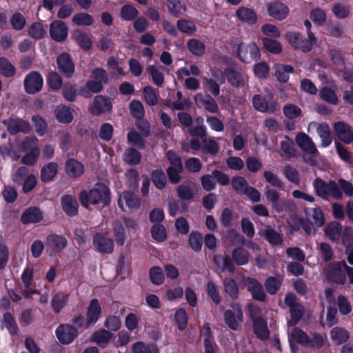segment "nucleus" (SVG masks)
I'll return each mask as SVG.
<instances>
[{
	"instance_id": "obj_1",
	"label": "nucleus",
	"mask_w": 353,
	"mask_h": 353,
	"mask_svg": "<svg viewBox=\"0 0 353 353\" xmlns=\"http://www.w3.org/2000/svg\"><path fill=\"white\" fill-rule=\"evenodd\" d=\"M81 205L85 209L92 205L105 208L111 203V192L110 188L103 183L97 182L90 190H83L79 194Z\"/></svg>"
},
{
	"instance_id": "obj_2",
	"label": "nucleus",
	"mask_w": 353,
	"mask_h": 353,
	"mask_svg": "<svg viewBox=\"0 0 353 353\" xmlns=\"http://www.w3.org/2000/svg\"><path fill=\"white\" fill-rule=\"evenodd\" d=\"M254 108L262 113L274 114L279 109V105L274 94L269 91L266 97L256 94L252 99Z\"/></svg>"
},
{
	"instance_id": "obj_3",
	"label": "nucleus",
	"mask_w": 353,
	"mask_h": 353,
	"mask_svg": "<svg viewBox=\"0 0 353 353\" xmlns=\"http://www.w3.org/2000/svg\"><path fill=\"white\" fill-rule=\"evenodd\" d=\"M284 302L290 309V319L288 321V327L296 326L303 318L305 313V307L297 302L296 295L294 292H288L285 295Z\"/></svg>"
},
{
	"instance_id": "obj_4",
	"label": "nucleus",
	"mask_w": 353,
	"mask_h": 353,
	"mask_svg": "<svg viewBox=\"0 0 353 353\" xmlns=\"http://www.w3.org/2000/svg\"><path fill=\"white\" fill-rule=\"evenodd\" d=\"M239 59L244 63H250L261 59V53L257 44L251 41L249 43L241 42L236 49Z\"/></svg>"
},
{
	"instance_id": "obj_5",
	"label": "nucleus",
	"mask_w": 353,
	"mask_h": 353,
	"mask_svg": "<svg viewBox=\"0 0 353 353\" xmlns=\"http://www.w3.org/2000/svg\"><path fill=\"white\" fill-rule=\"evenodd\" d=\"M232 310H226L223 313V320L225 325L232 330L238 331L241 328L243 321V312L240 304L232 303Z\"/></svg>"
},
{
	"instance_id": "obj_6",
	"label": "nucleus",
	"mask_w": 353,
	"mask_h": 353,
	"mask_svg": "<svg viewBox=\"0 0 353 353\" xmlns=\"http://www.w3.org/2000/svg\"><path fill=\"white\" fill-rule=\"evenodd\" d=\"M59 73L66 79L72 78L75 73V63L71 54L67 52L60 53L56 58Z\"/></svg>"
},
{
	"instance_id": "obj_7",
	"label": "nucleus",
	"mask_w": 353,
	"mask_h": 353,
	"mask_svg": "<svg viewBox=\"0 0 353 353\" xmlns=\"http://www.w3.org/2000/svg\"><path fill=\"white\" fill-rule=\"evenodd\" d=\"M343 261L330 263L325 270V276L329 282L343 285L346 281V274Z\"/></svg>"
},
{
	"instance_id": "obj_8",
	"label": "nucleus",
	"mask_w": 353,
	"mask_h": 353,
	"mask_svg": "<svg viewBox=\"0 0 353 353\" xmlns=\"http://www.w3.org/2000/svg\"><path fill=\"white\" fill-rule=\"evenodd\" d=\"M2 123L11 135H16L19 132L27 134L31 131L29 122L19 117H10L8 119H3Z\"/></svg>"
},
{
	"instance_id": "obj_9",
	"label": "nucleus",
	"mask_w": 353,
	"mask_h": 353,
	"mask_svg": "<svg viewBox=\"0 0 353 353\" xmlns=\"http://www.w3.org/2000/svg\"><path fill=\"white\" fill-rule=\"evenodd\" d=\"M28 170L26 167H20L17 172L14 181L18 184L23 183L22 190L24 193L32 191L37 185V179L34 175L28 174Z\"/></svg>"
},
{
	"instance_id": "obj_10",
	"label": "nucleus",
	"mask_w": 353,
	"mask_h": 353,
	"mask_svg": "<svg viewBox=\"0 0 353 353\" xmlns=\"http://www.w3.org/2000/svg\"><path fill=\"white\" fill-rule=\"evenodd\" d=\"M43 80L41 74L37 71L28 74L24 79V88L26 93L34 94L42 90Z\"/></svg>"
},
{
	"instance_id": "obj_11",
	"label": "nucleus",
	"mask_w": 353,
	"mask_h": 353,
	"mask_svg": "<svg viewBox=\"0 0 353 353\" xmlns=\"http://www.w3.org/2000/svg\"><path fill=\"white\" fill-rule=\"evenodd\" d=\"M55 332L59 341L63 345L72 343L79 334L77 328L69 324H61Z\"/></svg>"
},
{
	"instance_id": "obj_12",
	"label": "nucleus",
	"mask_w": 353,
	"mask_h": 353,
	"mask_svg": "<svg viewBox=\"0 0 353 353\" xmlns=\"http://www.w3.org/2000/svg\"><path fill=\"white\" fill-rule=\"evenodd\" d=\"M92 243L95 250L99 252L111 254L114 251V240L101 232H97L93 234Z\"/></svg>"
},
{
	"instance_id": "obj_13",
	"label": "nucleus",
	"mask_w": 353,
	"mask_h": 353,
	"mask_svg": "<svg viewBox=\"0 0 353 353\" xmlns=\"http://www.w3.org/2000/svg\"><path fill=\"white\" fill-rule=\"evenodd\" d=\"M68 31L69 28L63 21L55 20L50 25V36L56 42L62 43L65 41L68 38Z\"/></svg>"
},
{
	"instance_id": "obj_14",
	"label": "nucleus",
	"mask_w": 353,
	"mask_h": 353,
	"mask_svg": "<svg viewBox=\"0 0 353 353\" xmlns=\"http://www.w3.org/2000/svg\"><path fill=\"white\" fill-rule=\"evenodd\" d=\"M285 39L296 50H301L303 52L311 51L310 42L298 32H288L285 34Z\"/></svg>"
},
{
	"instance_id": "obj_15",
	"label": "nucleus",
	"mask_w": 353,
	"mask_h": 353,
	"mask_svg": "<svg viewBox=\"0 0 353 353\" xmlns=\"http://www.w3.org/2000/svg\"><path fill=\"white\" fill-rule=\"evenodd\" d=\"M101 313L102 308L99 299H92L87 309L85 328L94 325L98 321Z\"/></svg>"
},
{
	"instance_id": "obj_16",
	"label": "nucleus",
	"mask_w": 353,
	"mask_h": 353,
	"mask_svg": "<svg viewBox=\"0 0 353 353\" xmlns=\"http://www.w3.org/2000/svg\"><path fill=\"white\" fill-rule=\"evenodd\" d=\"M112 109L110 99L103 95H97L93 99V106L90 108V112L94 116H100L103 113L109 112Z\"/></svg>"
},
{
	"instance_id": "obj_17",
	"label": "nucleus",
	"mask_w": 353,
	"mask_h": 353,
	"mask_svg": "<svg viewBox=\"0 0 353 353\" xmlns=\"http://www.w3.org/2000/svg\"><path fill=\"white\" fill-rule=\"evenodd\" d=\"M267 12L270 17L281 21L287 18L290 9L286 4L275 1L267 5Z\"/></svg>"
},
{
	"instance_id": "obj_18",
	"label": "nucleus",
	"mask_w": 353,
	"mask_h": 353,
	"mask_svg": "<svg viewBox=\"0 0 353 353\" xmlns=\"http://www.w3.org/2000/svg\"><path fill=\"white\" fill-rule=\"evenodd\" d=\"M44 218L43 212L37 206L27 208L22 213L20 221L23 225L40 223Z\"/></svg>"
},
{
	"instance_id": "obj_19",
	"label": "nucleus",
	"mask_w": 353,
	"mask_h": 353,
	"mask_svg": "<svg viewBox=\"0 0 353 353\" xmlns=\"http://www.w3.org/2000/svg\"><path fill=\"white\" fill-rule=\"evenodd\" d=\"M68 245V240L63 236L51 234L47 236L46 245L47 250L51 251L50 255L57 254L64 250Z\"/></svg>"
},
{
	"instance_id": "obj_20",
	"label": "nucleus",
	"mask_w": 353,
	"mask_h": 353,
	"mask_svg": "<svg viewBox=\"0 0 353 353\" xmlns=\"http://www.w3.org/2000/svg\"><path fill=\"white\" fill-rule=\"evenodd\" d=\"M245 285L248 291L251 293L253 299L260 302H263L266 300L267 295L264 292L263 285L257 279L248 277L245 280Z\"/></svg>"
},
{
	"instance_id": "obj_21",
	"label": "nucleus",
	"mask_w": 353,
	"mask_h": 353,
	"mask_svg": "<svg viewBox=\"0 0 353 353\" xmlns=\"http://www.w3.org/2000/svg\"><path fill=\"white\" fill-rule=\"evenodd\" d=\"M61 206L65 214L74 217L79 213V203L77 198L72 194H63L61 198Z\"/></svg>"
},
{
	"instance_id": "obj_22",
	"label": "nucleus",
	"mask_w": 353,
	"mask_h": 353,
	"mask_svg": "<svg viewBox=\"0 0 353 353\" xmlns=\"http://www.w3.org/2000/svg\"><path fill=\"white\" fill-rule=\"evenodd\" d=\"M334 130L338 138L344 143L353 142V130L349 124L343 121H338L334 124Z\"/></svg>"
},
{
	"instance_id": "obj_23",
	"label": "nucleus",
	"mask_w": 353,
	"mask_h": 353,
	"mask_svg": "<svg viewBox=\"0 0 353 353\" xmlns=\"http://www.w3.org/2000/svg\"><path fill=\"white\" fill-rule=\"evenodd\" d=\"M125 201L126 207L129 210H135L139 208L141 199L132 191H124L118 200V205L123 210V201Z\"/></svg>"
},
{
	"instance_id": "obj_24",
	"label": "nucleus",
	"mask_w": 353,
	"mask_h": 353,
	"mask_svg": "<svg viewBox=\"0 0 353 353\" xmlns=\"http://www.w3.org/2000/svg\"><path fill=\"white\" fill-rule=\"evenodd\" d=\"M236 17L242 23L253 26L257 22V14L252 8L241 6L236 10Z\"/></svg>"
},
{
	"instance_id": "obj_25",
	"label": "nucleus",
	"mask_w": 353,
	"mask_h": 353,
	"mask_svg": "<svg viewBox=\"0 0 353 353\" xmlns=\"http://www.w3.org/2000/svg\"><path fill=\"white\" fill-rule=\"evenodd\" d=\"M252 323L253 333L258 339L264 341L270 337V330L264 318L256 319Z\"/></svg>"
},
{
	"instance_id": "obj_26",
	"label": "nucleus",
	"mask_w": 353,
	"mask_h": 353,
	"mask_svg": "<svg viewBox=\"0 0 353 353\" xmlns=\"http://www.w3.org/2000/svg\"><path fill=\"white\" fill-rule=\"evenodd\" d=\"M296 142L303 151L310 154H315L318 152V150L312 139L304 132L299 133L296 135Z\"/></svg>"
},
{
	"instance_id": "obj_27",
	"label": "nucleus",
	"mask_w": 353,
	"mask_h": 353,
	"mask_svg": "<svg viewBox=\"0 0 353 353\" xmlns=\"http://www.w3.org/2000/svg\"><path fill=\"white\" fill-rule=\"evenodd\" d=\"M73 110L65 105H58L54 110V116L57 121L63 124H69L74 119Z\"/></svg>"
},
{
	"instance_id": "obj_28",
	"label": "nucleus",
	"mask_w": 353,
	"mask_h": 353,
	"mask_svg": "<svg viewBox=\"0 0 353 353\" xmlns=\"http://www.w3.org/2000/svg\"><path fill=\"white\" fill-rule=\"evenodd\" d=\"M194 100L198 106L203 105L205 110L211 113H217L219 112V106L216 101L210 95H206L205 97L201 94H196L194 96Z\"/></svg>"
},
{
	"instance_id": "obj_29",
	"label": "nucleus",
	"mask_w": 353,
	"mask_h": 353,
	"mask_svg": "<svg viewBox=\"0 0 353 353\" xmlns=\"http://www.w3.org/2000/svg\"><path fill=\"white\" fill-rule=\"evenodd\" d=\"M264 195L266 201L271 203L272 208L277 212H280L283 210V205L282 201H280V194L274 189L266 187L264 191Z\"/></svg>"
},
{
	"instance_id": "obj_30",
	"label": "nucleus",
	"mask_w": 353,
	"mask_h": 353,
	"mask_svg": "<svg viewBox=\"0 0 353 353\" xmlns=\"http://www.w3.org/2000/svg\"><path fill=\"white\" fill-rule=\"evenodd\" d=\"M65 172L68 176L77 178L81 176L84 172V165L77 160L71 158L65 163Z\"/></svg>"
},
{
	"instance_id": "obj_31",
	"label": "nucleus",
	"mask_w": 353,
	"mask_h": 353,
	"mask_svg": "<svg viewBox=\"0 0 353 353\" xmlns=\"http://www.w3.org/2000/svg\"><path fill=\"white\" fill-rule=\"evenodd\" d=\"M58 164L56 162L45 164L41 170V181L45 183L52 181L58 172Z\"/></svg>"
},
{
	"instance_id": "obj_32",
	"label": "nucleus",
	"mask_w": 353,
	"mask_h": 353,
	"mask_svg": "<svg viewBox=\"0 0 353 353\" xmlns=\"http://www.w3.org/2000/svg\"><path fill=\"white\" fill-rule=\"evenodd\" d=\"M169 13L174 17H179L187 11L185 4L180 0H165Z\"/></svg>"
},
{
	"instance_id": "obj_33",
	"label": "nucleus",
	"mask_w": 353,
	"mask_h": 353,
	"mask_svg": "<svg viewBox=\"0 0 353 353\" xmlns=\"http://www.w3.org/2000/svg\"><path fill=\"white\" fill-rule=\"evenodd\" d=\"M225 80L231 85L240 88L243 85V79L241 74L238 72L234 68H225Z\"/></svg>"
},
{
	"instance_id": "obj_34",
	"label": "nucleus",
	"mask_w": 353,
	"mask_h": 353,
	"mask_svg": "<svg viewBox=\"0 0 353 353\" xmlns=\"http://www.w3.org/2000/svg\"><path fill=\"white\" fill-rule=\"evenodd\" d=\"M326 236L332 241H336L341 239L342 225L338 221H332L327 224L324 229Z\"/></svg>"
},
{
	"instance_id": "obj_35",
	"label": "nucleus",
	"mask_w": 353,
	"mask_h": 353,
	"mask_svg": "<svg viewBox=\"0 0 353 353\" xmlns=\"http://www.w3.org/2000/svg\"><path fill=\"white\" fill-rule=\"evenodd\" d=\"M69 300V294L62 292H57L52 298L51 305L55 314H59L67 305Z\"/></svg>"
},
{
	"instance_id": "obj_36",
	"label": "nucleus",
	"mask_w": 353,
	"mask_h": 353,
	"mask_svg": "<svg viewBox=\"0 0 353 353\" xmlns=\"http://www.w3.org/2000/svg\"><path fill=\"white\" fill-rule=\"evenodd\" d=\"M289 339L297 344L307 347L310 343V338L307 334L301 329L295 327L289 335Z\"/></svg>"
},
{
	"instance_id": "obj_37",
	"label": "nucleus",
	"mask_w": 353,
	"mask_h": 353,
	"mask_svg": "<svg viewBox=\"0 0 353 353\" xmlns=\"http://www.w3.org/2000/svg\"><path fill=\"white\" fill-rule=\"evenodd\" d=\"M72 37L83 50L88 51L91 49L92 41L88 34L80 30H76L72 34Z\"/></svg>"
},
{
	"instance_id": "obj_38",
	"label": "nucleus",
	"mask_w": 353,
	"mask_h": 353,
	"mask_svg": "<svg viewBox=\"0 0 353 353\" xmlns=\"http://www.w3.org/2000/svg\"><path fill=\"white\" fill-rule=\"evenodd\" d=\"M316 132L321 138V145L322 147L327 148L332 143L333 139L329 125L327 123H323L319 124L317 127Z\"/></svg>"
},
{
	"instance_id": "obj_39",
	"label": "nucleus",
	"mask_w": 353,
	"mask_h": 353,
	"mask_svg": "<svg viewBox=\"0 0 353 353\" xmlns=\"http://www.w3.org/2000/svg\"><path fill=\"white\" fill-rule=\"evenodd\" d=\"M154 185L159 190H163L167 185V176L161 169L154 170L150 174Z\"/></svg>"
},
{
	"instance_id": "obj_40",
	"label": "nucleus",
	"mask_w": 353,
	"mask_h": 353,
	"mask_svg": "<svg viewBox=\"0 0 353 353\" xmlns=\"http://www.w3.org/2000/svg\"><path fill=\"white\" fill-rule=\"evenodd\" d=\"M294 72V68L288 64H279L275 68L274 74L278 81L286 83L289 80V74Z\"/></svg>"
},
{
	"instance_id": "obj_41",
	"label": "nucleus",
	"mask_w": 353,
	"mask_h": 353,
	"mask_svg": "<svg viewBox=\"0 0 353 353\" xmlns=\"http://www.w3.org/2000/svg\"><path fill=\"white\" fill-rule=\"evenodd\" d=\"M232 258L237 265H245L249 262L250 253L245 248L238 247L232 250Z\"/></svg>"
},
{
	"instance_id": "obj_42",
	"label": "nucleus",
	"mask_w": 353,
	"mask_h": 353,
	"mask_svg": "<svg viewBox=\"0 0 353 353\" xmlns=\"http://www.w3.org/2000/svg\"><path fill=\"white\" fill-rule=\"evenodd\" d=\"M261 42L264 50L273 54H279L283 50L281 43L274 38L263 37Z\"/></svg>"
},
{
	"instance_id": "obj_43",
	"label": "nucleus",
	"mask_w": 353,
	"mask_h": 353,
	"mask_svg": "<svg viewBox=\"0 0 353 353\" xmlns=\"http://www.w3.org/2000/svg\"><path fill=\"white\" fill-rule=\"evenodd\" d=\"M261 236L272 245H279L283 242L281 234L272 228H266L261 231Z\"/></svg>"
},
{
	"instance_id": "obj_44",
	"label": "nucleus",
	"mask_w": 353,
	"mask_h": 353,
	"mask_svg": "<svg viewBox=\"0 0 353 353\" xmlns=\"http://www.w3.org/2000/svg\"><path fill=\"white\" fill-rule=\"evenodd\" d=\"M330 181L327 183L323 179L317 178L314 181V188L316 194L323 199H327L330 195Z\"/></svg>"
},
{
	"instance_id": "obj_45",
	"label": "nucleus",
	"mask_w": 353,
	"mask_h": 353,
	"mask_svg": "<svg viewBox=\"0 0 353 353\" xmlns=\"http://www.w3.org/2000/svg\"><path fill=\"white\" fill-rule=\"evenodd\" d=\"M282 279L279 277L270 276L264 283L265 288L267 292L270 295L276 294L282 285Z\"/></svg>"
},
{
	"instance_id": "obj_46",
	"label": "nucleus",
	"mask_w": 353,
	"mask_h": 353,
	"mask_svg": "<svg viewBox=\"0 0 353 353\" xmlns=\"http://www.w3.org/2000/svg\"><path fill=\"white\" fill-rule=\"evenodd\" d=\"M188 50L196 57H202L205 52V45L196 39H191L187 42Z\"/></svg>"
},
{
	"instance_id": "obj_47",
	"label": "nucleus",
	"mask_w": 353,
	"mask_h": 353,
	"mask_svg": "<svg viewBox=\"0 0 353 353\" xmlns=\"http://www.w3.org/2000/svg\"><path fill=\"white\" fill-rule=\"evenodd\" d=\"M231 185L235 192L240 195H244L249 187L247 180L241 176H233L231 179Z\"/></svg>"
},
{
	"instance_id": "obj_48",
	"label": "nucleus",
	"mask_w": 353,
	"mask_h": 353,
	"mask_svg": "<svg viewBox=\"0 0 353 353\" xmlns=\"http://www.w3.org/2000/svg\"><path fill=\"white\" fill-rule=\"evenodd\" d=\"M0 74L6 78L13 77L16 74V68L6 57H0Z\"/></svg>"
},
{
	"instance_id": "obj_49",
	"label": "nucleus",
	"mask_w": 353,
	"mask_h": 353,
	"mask_svg": "<svg viewBox=\"0 0 353 353\" xmlns=\"http://www.w3.org/2000/svg\"><path fill=\"white\" fill-rule=\"evenodd\" d=\"M28 35L35 40L43 39L46 34L44 25L40 22H34L28 28Z\"/></svg>"
},
{
	"instance_id": "obj_50",
	"label": "nucleus",
	"mask_w": 353,
	"mask_h": 353,
	"mask_svg": "<svg viewBox=\"0 0 353 353\" xmlns=\"http://www.w3.org/2000/svg\"><path fill=\"white\" fill-rule=\"evenodd\" d=\"M31 120L35 132L39 137H42L47 133L48 124L43 117L39 114H35L32 117Z\"/></svg>"
},
{
	"instance_id": "obj_51",
	"label": "nucleus",
	"mask_w": 353,
	"mask_h": 353,
	"mask_svg": "<svg viewBox=\"0 0 353 353\" xmlns=\"http://www.w3.org/2000/svg\"><path fill=\"white\" fill-rule=\"evenodd\" d=\"M320 98L324 101L332 104L337 105L339 99L335 92L328 86L323 87L319 92Z\"/></svg>"
},
{
	"instance_id": "obj_52",
	"label": "nucleus",
	"mask_w": 353,
	"mask_h": 353,
	"mask_svg": "<svg viewBox=\"0 0 353 353\" xmlns=\"http://www.w3.org/2000/svg\"><path fill=\"white\" fill-rule=\"evenodd\" d=\"M203 236L201 234L193 230L190 232L188 238V242L191 249L195 252H199L203 246Z\"/></svg>"
},
{
	"instance_id": "obj_53",
	"label": "nucleus",
	"mask_w": 353,
	"mask_h": 353,
	"mask_svg": "<svg viewBox=\"0 0 353 353\" xmlns=\"http://www.w3.org/2000/svg\"><path fill=\"white\" fill-rule=\"evenodd\" d=\"M123 160L129 165H138L141 160V154L137 149L129 148L123 154Z\"/></svg>"
},
{
	"instance_id": "obj_54",
	"label": "nucleus",
	"mask_w": 353,
	"mask_h": 353,
	"mask_svg": "<svg viewBox=\"0 0 353 353\" xmlns=\"http://www.w3.org/2000/svg\"><path fill=\"white\" fill-rule=\"evenodd\" d=\"M223 285L225 292L232 299L238 298L239 290L236 281L234 279L226 277L223 280Z\"/></svg>"
},
{
	"instance_id": "obj_55",
	"label": "nucleus",
	"mask_w": 353,
	"mask_h": 353,
	"mask_svg": "<svg viewBox=\"0 0 353 353\" xmlns=\"http://www.w3.org/2000/svg\"><path fill=\"white\" fill-rule=\"evenodd\" d=\"M176 28L180 32L188 35H192L196 31L195 23L185 19L178 20L176 22Z\"/></svg>"
},
{
	"instance_id": "obj_56",
	"label": "nucleus",
	"mask_w": 353,
	"mask_h": 353,
	"mask_svg": "<svg viewBox=\"0 0 353 353\" xmlns=\"http://www.w3.org/2000/svg\"><path fill=\"white\" fill-rule=\"evenodd\" d=\"M115 241L118 245H123L125 241L126 235L123 224L119 221H114L112 226Z\"/></svg>"
},
{
	"instance_id": "obj_57",
	"label": "nucleus",
	"mask_w": 353,
	"mask_h": 353,
	"mask_svg": "<svg viewBox=\"0 0 353 353\" xmlns=\"http://www.w3.org/2000/svg\"><path fill=\"white\" fill-rule=\"evenodd\" d=\"M152 239L158 242L166 240L168 234L165 227L163 224H154L150 230Z\"/></svg>"
},
{
	"instance_id": "obj_58",
	"label": "nucleus",
	"mask_w": 353,
	"mask_h": 353,
	"mask_svg": "<svg viewBox=\"0 0 353 353\" xmlns=\"http://www.w3.org/2000/svg\"><path fill=\"white\" fill-rule=\"evenodd\" d=\"M121 17L125 21L135 20L139 14V10L130 4H125L121 8Z\"/></svg>"
},
{
	"instance_id": "obj_59",
	"label": "nucleus",
	"mask_w": 353,
	"mask_h": 353,
	"mask_svg": "<svg viewBox=\"0 0 353 353\" xmlns=\"http://www.w3.org/2000/svg\"><path fill=\"white\" fill-rule=\"evenodd\" d=\"M72 21L77 26H90L93 24L92 16L87 12H79L73 15Z\"/></svg>"
},
{
	"instance_id": "obj_60",
	"label": "nucleus",
	"mask_w": 353,
	"mask_h": 353,
	"mask_svg": "<svg viewBox=\"0 0 353 353\" xmlns=\"http://www.w3.org/2000/svg\"><path fill=\"white\" fill-rule=\"evenodd\" d=\"M3 323L8 329L9 334L12 336H14L18 334V326L12 314L7 312L3 314Z\"/></svg>"
},
{
	"instance_id": "obj_61",
	"label": "nucleus",
	"mask_w": 353,
	"mask_h": 353,
	"mask_svg": "<svg viewBox=\"0 0 353 353\" xmlns=\"http://www.w3.org/2000/svg\"><path fill=\"white\" fill-rule=\"evenodd\" d=\"M127 139L130 145L136 146L141 150L145 148V141L144 137L137 131H130L128 134Z\"/></svg>"
},
{
	"instance_id": "obj_62",
	"label": "nucleus",
	"mask_w": 353,
	"mask_h": 353,
	"mask_svg": "<svg viewBox=\"0 0 353 353\" xmlns=\"http://www.w3.org/2000/svg\"><path fill=\"white\" fill-rule=\"evenodd\" d=\"M174 321L180 331L185 330L188 322V316L184 308H179L176 310L174 314Z\"/></svg>"
},
{
	"instance_id": "obj_63",
	"label": "nucleus",
	"mask_w": 353,
	"mask_h": 353,
	"mask_svg": "<svg viewBox=\"0 0 353 353\" xmlns=\"http://www.w3.org/2000/svg\"><path fill=\"white\" fill-rule=\"evenodd\" d=\"M46 80L48 86L53 90H59L63 85L62 77L56 71L50 72L48 74Z\"/></svg>"
},
{
	"instance_id": "obj_64",
	"label": "nucleus",
	"mask_w": 353,
	"mask_h": 353,
	"mask_svg": "<svg viewBox=\"0 0 353 353\" xmlns=\"http://www.w3.org/2000/svg\"><path fill=\"white\" fill-rule=\"evenodd\" d=\"M39 154L40 150L39 148L35 145L22 157L21 161L24 165L32 166L37 163Z\"/></svg>"
}]
</instances>
